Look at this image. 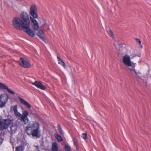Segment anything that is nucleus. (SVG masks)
I'll return each instance as SVG.
<instances>
[{"mask_svg": "<svg viewBox=\"0 0 151 151\" xmlns=\"http://www.w3.org/2000/svg\"><path fill=\"white\" fill-rule=\"evenodd\" d=\"M25 130L27 135L30 137L36 138H39L41 137L40 125L37 121H34L28 124Z\"/></svg>", "mask_w": 151, "mask_h": 151, "instance_id": "f257e3e1", "label": "nucleus"}, {"mask_svg": "<svg viewBox=\"0 0 151 151\" xmlns=\"http://www.w3.org/2000/svg\"><path fill=\"white\" fill-rule=\"evenodd\" d=\"M13 26L17 29L20 30L22 29L29 36L34 37L35 34L33 31L28 27H26L25 23L20 18L16 17L13 19Z\"/></svg>", "mask_w": 151, "mask_h": 151, "instance_id": "f03ea898", "label": "nucleus"}, {"mask_svg": "<svg viewBox=\"0 0 151 151\" xmlns=\"http://www.w3.org/2000/svg\"><path fill=\"white\" fill-rule=\"evenodd\" d=\"M37 7L36 5L32 4L30 6L29 10V14L30 16L29 19L32 24L33 29L34 31L38 30L39 28V26L36 19L37 18Z\"/></svg>", "mask_w": 151, "mask_h": 151, "instance_id": "7ed1b4c3", "label": "nucleus"}, {"mask_svg": "<svg viewBox=\"0 0 151 151\" xmlns=\"http://www.w3.org/2000/svg\"><path fill=\"white\" fill-rule=\"evenodd\" d=\"M17 109V105H14L13 109L14 114L18 119L20 120L21 122H23L24 124L26 125L29 121L28 117L29 115L28 112L26 110L22 112V114L19 112H18Z\"/></svg>", "mask_w": 151, "mask_h": 151, "instance_id": "20e7f679", "label": "nucleus"}, {"mask_svg": "<svg viewBox=\"0 0 151 151\" xmlns=\"http://www.w3.org/2000/svg\"><path fill=\"white\" fill-rule=\"evenodd\" d=\"M12 122V120L9 118H0V130L2 131L7 129Z\"/></svg>", "mask_w": 151, "mask_h": 151, "instance_id": "39448f33", "label": "nucleus"}, {"mask_svg": "<svg viewBox=\"0 0 151 151\" xmlns=\"http://www.w3.org/2000/svg\"><path fill=\"white\" fill-rule=\"evenodd\" d=\"M122 60L125 65L129 69V68L135 67L136 64L131 62L130 58L128 55H126L123 56Z\"/></svg>", "mask_w": 151, "mask_h": 151, "instance_id": "423d86ee", "label": "nucleus"}, {"mask_svg": "<svg viewBox=\"0 0 151 151\" xmlns=\"http://www.w3.org/2000/svg\"><path fill=\"white\" fill-rule=\"evenodd\" d=\"M20 19L22 20L25 23L26 27L30 28V21L28 15L26 12H21L20 14Z\"/></svg>", "mask_w": 151, "mask_h": 151, "instance_id": "0eeeda50", "label": "nucleus"}, {"mask_svg": "<svg viewBox=\"0 0 151 151\" xmlns=\"http://www.w3.org/2000/svg\"><path fill=\"white\" fill-rule=\"evenodd\" d=\"M18 62L19 65L23 68H28L31 66L29 61L26 58H21Z\"/></svg>", "mask_w": 151, "mask_h": 151, "instance_id": "6e6552de", "label": "nucleus"}, {"mask_svg": "<svg viewBox=\"0 0 151 151\" xmlns=\"http://www.w3.org/2000/svg\"><path fill=\"white\" fill-rule=\"evenodd\" d=\"M135 67L129 68L131 73L134 76L136 79H140L143 76L141 72L139 70L135 69Z\"/></svg>", "mask_w": 151, "mask_h": 151, "instance_id": "1a4fd4ad", "label": "nucleus"}, {"mask_svg": "<svg viewBox=\"0 0 151 151\" xmlns=\"http://www.w3.org/2000/svg\"><path fill=\"white\" fill-rule=\"evenodd\" d=\"M8 96L5 94L0 95V108H2L5 106L8 100Z\"/></svg>", "mask_w": 151, "mask_h": 151, "instance_id": "9d476101", "label": "nucleus"}, {"mask_svg": "<svg viewBox=\"0 0 151 151\" xmlns=\"http://www.w3.org/2000/svg\"><path fill=\"white\" fill-rule=\"evenodd\" d=\"M33 85L35 86L37 88L42 90H45L46 89V87L43 85L42 83L39 81H36L32 83Z\"/></svg>", "mask_w": 151, "mask_h": 151, "instance_id": "9b49d317", "label": "nucleus"}, {"mask_svg": "<svg viewBox=\"0 0 151 151\" xmlns=\"http://www.w3.org/2000/svg\"><path fill=\"white\" fill-rule=\"evenodd\" d=\"M0 88L7 90V91L12 94L14 95L15 93V92L13 91L9 88L8 87L4 84L1 83H0Z\"/></svg>", "mask_w": 151, "mask_h": 151, "instance_id": "f8f14e48", "label": "nucleus"}, {"mask_svg": "<svg viewBox=\"0 0 151 151\" xmlns=\"http://www.w3.org/2000/svg\"><path fill=\"white\" fill-rule=\"evenodd\" d=\"M18 98L23 104L26 106L28 108H31V105L26 101L23 99L22 98L19 96L18 97Z\"/></svg>", "mask_w": 151, "mask_h": 151, "instance_id": "ddd939ff", "label": "nucleus"}, {"mask_svg": "<svg viewBox=\"0 0 151 151\" xmlns=\"http://www.w3.org/2000/svg\"><path fill=\"white\" fill-rule=\"evenodd\" d=\"M44 33L43 32L42 30H40L38 31L37 33V35L43 40H44L45 38L43 36V34Z\"/></svg>", "mask_w": 151, "mask_h": 151, "instance_id": "4468645a", "label": "nucleus"}, {"mask_svg": "<svg viewBox=\"0 0 151 151\" xmlns=\"http://www.w3.org/2000/svg\"><path fill=\"white\" fill-rule=\"evenodd\" d=\"M55 138L57 139L58 142H60L63 141L62 137L59 135L57 133H55L54 134Z\"/></svg>", "mask_w": 151, "mask_h": 151, "instance_id": "2eb2a0df", "label": "nucleus"}, {"mask_svg": "<svg viewBox=\"0 0 151 151\" xmlns=\"http://www.w3.org/2000/svg\"><path fill=\"white\" fill-rule=\"evenodd\" d=\"M58 60V63L63 66L64 68L65 67V63L60 59V57L58 56L57 57Z\"/></svg>", "mask_w": 151, "mask_h": 151, "instance_id": "dca6fc26", "label": "nucleus"}, {"mask_svg": "<svg viewBox=\"0 0 151 151\" xmlns=\"http://www.w3.org/2000/svg\"><path fill=\"white\" fill-rule=\"evenodd\" d=\"M58 147L57 143L55 142L52 143V151H58Z\"/></svg>", "mask_w": 151, "mask_h": 151, "instance_id": "f3484780", "label": "nucleus"}, {"mask_svg": "<svg viewBox=\"0 0 151 151\" xmlns=\"http://www.w3.org/2000/svg\"><path fill=\"white\" fill-rule=\"evenodd\" d=\"M16 151H24V148L21 145L15 148Z\"/></svg>", "mask_w": 151, "mask_h": 151, "instance_id": "a211bd4d", "label": "nucleus"}, {"mask_svg": "<svg viewBox=\"0 0 151 151\" xmlns=\"http://www.w3.org/2000/svg\"><path fill=\"white\" fill-rule=\"evenodd\" d=\"M58 130L59 131L60 133L62 134V135H64V132L61 128L60 125L59 124H58Z\"/></svg>", "mask_w": 151, "mask_h": 151, "instance_id": "6ab92c4d", "label": "nucleus"}, {"mask_svg": "<svg viewBox=\"0 0 151 151\" xmlns=\"http://www.w3.org/2000/svg\"><path fill=\"white\" fill-rule=\"evenodd\" d=\"M64 148L65 151H70V148L66 145H65Z\"/></svg>", "mask_w": 151, "mask_h": 151, "instance_id": "aec40b11", "label": "nucleus"}, {"mask_svg": "<svg viewBox=\"0 0 151 151\" xmlns=\"http://www.w3.org/2000/svg\"><path fill=\"white\" fill-rule=\"evenodd\" d=\"M82 137L83 139H86L87 138V134L86 133H83L82 134Z\"/></svg>", "mask_w": 151, "mask_h": 151, "instance_id": "412c9836", "label": "nucleus"}, {"mask_svg": "<svg viewBox=\"0 0 151 151\" xmlns=\"http://www.w3.org/2000/svg\"><path fill=\"white\" fill-rule=\"evenodd\" d=\"M109 34L113 38H114V34H113V32L111 30H109L108 31Z\"/></svg>", "mask_w": 151, "mask_h": 151, "instance_id": "4be33fe9", "label": "nucleus"}, {"mask_svg": "<svg viewBox=\"0 0 151 151\" xmlns=\"http://www.w3.org/2000/svg\"><path fill=\"white\" fill-rule=\"evenodd\" d=\"M135 40H136L137 42L138 43L139 45H141V42L140 39L136 38H135Z\"/></svg>", "mask_w": 151, "mask_h": 151, "instance_id": "5701e85b", "label": "nucleus"}, {"mask_svg": "<svg viewBox=\"0 0 151 151\" xmlns=\"http://www.w3.org/2000/svg\"><path fill=\"white\" fill-rule=\"evenodd\" d=\"M73 141L74 145H76V147H77L78 145L77 141L75 139H73Z\"/></svg>", "mask_w": 151, "mask_h": 151, "instance_id": "b1692460", "label": "nucleus"}, {"mask_svg": "<svg viewBox=\"0 0 151 151\" xmlns=\"http://www.w3.org/2000/svg\"><path fill=\"white\" fill-rule=\"evenodd\" d=\"M34 146L36 148V149L37 150V151H38V150H39V147L38 146L34 145Z\"/></svg>", "mask_w": 151, "mask_h": 151, "instance_id": "393cba45", "label": "nucleus"}, {"mask_svg": "<svg viewBox=\"0 0 151 151\" xmlns=\"http://www.w3.org/2000/svg\"><path fill=\"white\" fill-rule=\"evenodd\" d=\"M141 48H142V45H141Z\"/></svg>", "mask_w": 151, "mask_h": 151, "instance_id": "a878e982", "label": "nucleus"}, {"mask_svg": "<svg viewBox=\"0 0 151 151\" xmlns=\"http://www.w3.org/2000/svg\"><path fill=\"white\" fill-rule=\"evenodd\" d=\"M45 24H46V23H45V24L44 25H45ZM44 25H43L42 26H44Z\"/></svg>", "mask_w": 151, "mask_h": 151, "instance_id": "bb28decb", "label": "nucleus"}, {"mask_svg": "<svg viewBox=\"0 0 151 151\" xmlns=\"http://www.w3.org/2000/svg\"><path fill=\"white\" fill-rule=\"evenodd\" d=\"M38 151H40V150H38Z\"/></svg>", "mask_w": 151, "mask_h": 151, "instance_id": "cd10ccee", "label": "nucleus"}, {"mask_svg": "<svg viewBox=\"0 0 151 151\" xmlns=\"http://www.w3.org/2000/svg\"><path fill=\"white\" fill-rule=\"evenodd\" d=\"M59 151H60V150H59Z\"/></svg>", "mask_w": 151, "mask_h": 151, "instance_id": "c85d7f7f", "label": "nucleus"}]
</instances>
